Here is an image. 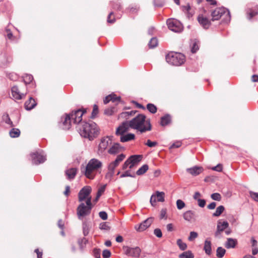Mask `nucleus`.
I'll list each match as a JSON object with an SVG mask.
<instances>
[{
	"mask_svg": "<svg viewBox=\"0 0 258 258\" xmlns=\"http://www.w3.org/2000/svg\"><path fill=\"white\" fill-rule=\"evenodd\" d=\"M198 20L200 25L205 29H208L210 26V21L203 15H199L198 17Z\"/></svg>",
	"mask_w": 258,
	"mask_h": 258,
	"instance_id": "412c9836",
	"label": "nucleus"
},
{
	"mask_svg": "<svg viewBox=\"0 0 258 258\" xmlns=\"http://www.w3.org/2000/svg\"><path fill=\"white\" fill-rule=\"evenodd\" d=\"M216 206V203L215 202H212L208 206V208L210 210H213L215 208Z\"/></svg>",
	"mask_w": 258,
	"mask_h": 258,
	"instance_id": "774afa93",
	"label": "nucleus"
},
{
	"mask_svg": "<svg viewBox=\"0 0 258 258\" xmlns=\"http://www.w3.org/2000/svg\"><path fill=\"white\" fill-rule=\"evenodd\" d=\"M93 206L91 202V198H89L86 201V205L81 203L77 209V214L78 218L82 220L83 218L91 213Z\"/></svg>",
	"mask_w": 258,
	"mask_h": 258,
	"instance_id": "20e7f679",
	"label": "nucleus"
},
{
	"mask_svg": "<svg viewBox=\"0 0 258 258\" xmlns=\"http://www.w3.org/2000/svg\"><path fill=\"white\" fill-rule=\"evenodd\" d=\"M98 113V108L97 105H94L92 112L91 118H94Z\"/></svg>",
	"mask_w": 258,
	"mask_h": 258,
	"instance_id": "49530a36",
	"label": "nucleus"
},
{
	"mask_svg": "<svg viewBox=\"0 0 258 258\" xmlns=\"http://www.w3.org/2000/svg\"><path fill=\"white\" fill-rule=\"evenodd\" d=\"M31 157L32 163L35 165L43 163L46 160V155L43 151L32 153L31 154Z\"/></svg>",
	"mask_w": 258,
	"mask_h": 258,
	"instance_id": "423d86ee",
	"label": "nucleus"
},
{
	"mask_svg": "<svg viewBox=\"0 0 258 258\" xmlns=\"http://www.w3.org/2000/svg\"><path fill=\"white\" fill-rule=\"evenodd\" d=\"M77 173V169L75 168H72L66 171V174L69 179H74Z\"/></svg>",
	"mask_w": 258,
	"mask_h": 258,
	"instance_id": "c756f323",
	"label": "nucleus"
},
{
	"mask_svg": "<svg viewBox=\"0 0 258 258\" xmlns=\"http://www.w3.org/2000/svg\"><path fill=\"white\" fill-rule=\"evenodd\" d=\"M225 208L223 206H220L218 207L215 213L213 214V216L218 217L224 211Z\"/></svg>",
	"mask_w": 258,
	"mask_h": 258,
	"instance_id": "c9c22d12",
	"label": "nucleus"
},
{
	"mask_svg": "<svg viewBox=\"0 0 258 258\" xmlns=\"http://www.w3.org/2000/svg\"><path fill=\"white\" fill-rule=\"evenodd\" d=\"M149 46L150 48L156 47L158 45V40L156 37H153L149 42Z\"/></svg>",
	"mask_w": 258,
	"mask_h": 258,
	"instance_id": "4c0bfd02",
	"label": "nucleus"
},
{
	"mask_svg": "<svg viewBox=\"0 0 258 258\" xmlns=\"http://www.w3.org/2000/svg\"><path fill=\"white\" fill-rule=\"evenodd\" d=\"M177 244L179 246V248L182 250H184L187 248L186 244L182 242L180 239H179L177 240Z\"/></svg>",
	"mask_w": 258,
	"mask_h": 258,
	"instance_id": "a19ab883",
	"label": "nucleus"
},
{
	"mask_svg": "<svg viewBox=\"0 0 258 258\" xmlns=\"http://www.w3.org/2000/svg\"><path fill=\"white\" fill-rule=\"evenodd\" d=\"M146 145L149 147H153L157 145V143L156 142H152L150 140H148Z\"/></svg>",
	"mask_w": 258,
	"mask_h": 258,
	"instance_id": "4d7b16f0",
	"label": "nucleus"
},
{
	"mask_svg": "<svg viewBox=\"0 0 258 258\" xmlns=\"http://www.w3.org/2000/svg\"><path fill=\"white\" fill-rule=\"evenodd\" d=\"M202 167L195 166L191 168H187L186 171L193 176H197L203 171Z\"/></svg>",
	"mask_w": 258,
	"mask_h": 258,
	"instance_id": "4be33fe9",
	"label": "nucleus"
},
{
	"mask_svg": "<svg viewBox=\"0 0 258 258\" xmlns=\"http://www.w3.org/2000/svg\"><path fill=\"white\" fill-rule=\"evenodd\" d=\"M142 158V155H135L130 156L128 159L130 166V168H132L135 165H137Z\"/></svg>",
	"mask_w": 258,
	"mask_h": 258,
	"instance_id": "dca6fc26",
	"label": "nucleus"
},
{
	"mask_svg": "<svg viewBox=\"0 0 258 258\" xmlns=\"http://www.w3.org/2000/svg\"><path fill=\"white\" fill-rule=\"evenodd\" d=\"M127 176H129V177H134V176L131 175L130 174V171H125L124 173H122L121 175H120V177L121 178H123V177H127Z\"/></svg>",
	"mask_w": 258,
	"mask_h": 258,
	"instance_id": "69168bd1",
	"label": "nucleus"
},
{
	"mask_svg": "<svg viewBox=\"0 0 258 258\" xmlns=\"http://www.w3.org/2000/svg\"><path fill=\"white\" fill-rule=\"evenodd\" d=\"M249 195L250 197L255 201L258 202V192L254 191H249Z\"/></svg>",
	"mask_w": 258,
	"mask_h": 258,
	"instance_id": "de8ad7c7",
	"label": "nucleus"
},
{
	"mask_svg": "<svg viewBox=\"0 0 258 258\" xmlns=\"http://www.w3.org/2000/svg\"><path fill=\"white\" fill-rule=\"evenodd\" d=\"M166 60L170 64L179 66L185 61V56L180 53L170 52L166 55Z\"/></svg>",
	"mask_w": 258,
	"mask_h": 258,
	"instance_id": "39448f33",
	"label": "nucleus"
},
{
	"mask_svg": "<svg viewBox=\"0 0 258 258\" xmlns=\"http://www.w3.org/2000/svg\"><path fill=\"white\" fill-rule=\"evenodd\" d=\"M113 15V12H111L108 16L107 17V22L109 23H113L115 22V19L114 18L111 19V16Z\"/></svg>",
	"mask_w": 258,
	"mask_h": 258,
	"instance_id": "0e129e2a",
	"label": "nucleus"
},
{
	"mask_svg": "<svg viewBox=\"0 0 258 258\" xmlns=\"http://www.w3.org/2000/svg\"><path fill=\"white\" fill-rule=\"evenodd\" d=\"M225 14L227 16L228 20L229 21L230 19V12L224 7L217 8L212 12V20L213 21L218 20Z\"/></svg>",
	"mask_w": 258,
	"mask_h": 258,
	"instance_id": "0eeeda50",
	"label": "nucleus"
},
{
	"mask_svg": "<svg viewBox=\"0 0 258 258\" xmlns=\"http://www.w3.org/2000/svg\"><path fill=\"white\" fill-rule=\"evenodd\" d=\"M167 25L170 30L175 32H179L182 30L181 24L175 19H168L167 20Z\"/></svg>",
	"mask_w": 258,
	"mask_h": 258,
	"instance_id": "9b49d317",
	"label": "nucleus"
},
{
	"mask_svg": "<svg viewBox=\"0 0 258 258\" xmlns=\"http://www.w3.org/2000/svg\"><path fill=\"white\" fill-rule=\"evenodd\" d=\"M135 138V136L134 134L128 133L126 134L122 135L120 136V141L121 142L124 143L134 140Z\"/></svg>",
	"mask_w": 258,
	"mask_h": 258,
	"instance_id": "a878e982",
	"label": "nucleus"
},
{
	"mask_svg": "<svg viewBox=\"0 0 258 258\" xmlns=\"http://www.w3.org/2000/svg\"><path fill=\"white\" fill-rule=\"evenodd\" d=\"M258 10V8H257ZM258 14V12H255L253 10H250V12H247V18L250 20L253 17L255 16Z\"/></svg>",
	"mask_w": 258,
	"mask_h": 258,
	"instance_id": "8fccbe9b",
	"label": "nucleus"
},
{
	"mask_svg": "<svg viewBox=\"0 0 258 258\" xmlns=\"http://www.w3.org/2000/svg\"><path fill=\"white\" fill-rule=\"evenodd\" d=\"M228 226L229 223L227 221H223L222 222L220 221H219L217 224V230L215 233V236H218V235L220 234L221 232L228 228Z\"/></svg>",
	"mask_w": 258,
	"mask_h": 258,
	"instance_id": "6ab92c4d",
	"label": "nucleus"
},
{
	"mask_svg": "<svg viewBox=\"0 0 258 258\" xmlns=\"http://www.w3.org/2000/svg\"><path fill=\"white\" fill-rule=\"evenodd\" d=\"M12 95L15 99L20 100L22 99L25 94L21 93L17 86H14L11 88Z\"/></svg>",
	"mask_w": 258,
	"mask_h": 258,
	"instance_id": "f3484780",
	"label": "nucleus"
},
{
	"mask_svg": "<svg viewBox=\"0 0 258 258\" xmlns=\"http://www.w3.org/2000/svg\"><path fill=\"white\" fill-rule=\"evenodd\" d=\"M154 234L158 238H160L162 236V231L159 228H156L154 230Z\"/></svg>",
	"mask_w": 258,
	"mask_h": 258,
	"instance_id": "5fc2aeb1",
	"label": "nucleus"
},
{
	"mask_svg": "<svg viewBox=\"0 0 258 258\" xmlns=\"http://www.w3.org/2000/svg\"><path fill=\"white\" fill-rule=\"evenodd\" d=\"M171 122V116L169 114H166L161 117L160 124L162 126H165L169 124Z\"/></svg>",
	"mask_w": 258,
	"mask_h": 258,
	"instance_id": "7c9ffc66",
	"label": "nucleus"
},
{
	"mask_svg": "<svg viewBox=\"0 0 258 258\" xmlns=\"http://www.w3.org/2000/svg\"><path fill=\"white\" fill-rule=\"evenodd\" d=\"M147 109L152 113H155L157 112L156 106L152 103H149L147 105Z\"/></svg>",
	"mask_w": 258,
	"mask_h": 258,
	"instance_id": "58836bf2",
	"label": "nucleus"
},
{
	"mask_svg": "<svg viewBox=\"0 0 258 258\" xmlns=\"http://www.w3.org/2000/svg\"><path fill=\"white\" fill-rule=\"evenodd\" d=\"M33 77L31 75L26 74L23 77V81L26 84H28L32 81Z\"/></svg>",
	"mask_w": 258,
	"mask_h": 258,
	"instance_id": "79ce46f5",
	"label": "nucleus"
},
{
	"mask_svg": "<svg viewBox=\"0 0 258 258\" xmlns=\"http://www.w3.org/2000/svg\"><path fill=\"white\" fill-rule=\"evenodd\" d=\"M79 130L81 136L87 138L90 141L96 138L99 134L97 125L92 121L89 122H83Z\"/></svg>",
	"mask_w": 258,
	"mask_h": 258,
	"instance_id": "f03ea898",
	"label": "nucleus"
},
{
	"mask_svg": "<svg viewBox=\"0 0 258 258\" xmlns=\"http://www.w3.org/2000/svg\"><path fill=\"white\" fill-rule=\"evenodd\" d=\"M122 249L125 255L134 257H139L141 252L140 248L138 246L131 247L127 246H123Z\"/></svg>",
	"mask_w": 258,
	"mask_h": 258,
	"instance_id": "1a4fd4ad",
	"label": "nucleus"
},
{
	"mask_svg": "<svg viewBox=\"0 0 258 258\" xmlns=\"http://www.w3.org/2000/svg\"><path fill=\"white\" fill-rule=\"evenodd\" d=\"M86 112L85 110L78 109L72 111L70 114H68L72 122L75 124L80 123L82 120V116Z\"/></svg>",
	"mask_w": 258,
	"mask_h": 258,
	"instance_id": "9d476101",
	"label": "nucleus"
},
{
	"mask_svg": "<svg viewBox=\"0 0 258 258\" xmlns=\"http://www.w3.org/2000/svg\"><path fill=\"white\" fill-rule=\"evenodd\" d=\"M226 250L222 247H218L216 250V255L219 258H222L225 254Z\"/></svg>",
	"mask_w": 258,
	"mask_h": 258,
	"instance_id": "72a5a7b5",
	"label": "nucleus"
},
{
	"mask_svg": "<svg viewBox=\"0 0 258 258\" xmlns=\"http://www.w3.org/2000/svg\"><path fill=\"white\" fill-rule=\"evenodd\" d=\"M211 245V242L208 239H206L204 243V250L205 253L209 255L212 252Z\"/></svg>",
	"mask_w": 258,
	"mask_h": 258,
	"instance_id": "c85d7f7f",
	"label": "nucleus"
},
{
	"mask_svg": "<svg viewBox=\"0 0 258 258\" xmlns=\"http://www.w3.org/2000/svg\"><path fill=\"white\" fill-rule=\"evenodd\" d=\"M176 206L178 210H181L185 207V205L181 200H177L176 201Z\"/></svg>",
	"mask_w": 258,
	"mask_h": 258,
	"instance_id": "a18cd8bd",
	"label": "nucleus"
},
{
	"mask_svg": "<svg viewBox=\"0 0 258 258\" xmlns=\"http://www.w3.org/2000/svg\"><path fill=\"white\" fill-rule=\"evenodd\" d=\"M137 111H131L122 112L120 114V116L121 117H126V115H134Z\"/></svg>",
	"mask_w": 258,
	"mask_h": 258,
	"instance_id": "864d4df0",
	"label": "nucleus"
},
{
	"mask_svg": "<svg viewBox=\"0 0 258 258\" xmlns=\"http://www.w3.org/2000/svg\"><path fill=\"white\" fill-rule=\"evenodd\" d=\"M183 217L185 220L191 221L195 218V212L191 210L187 211L183 214Z\"/></svg>",
	"mask_w": 258,
	"mask_h": 258,
	"instance_id": "bb28decb",
	"label": "nucleus"
},
{
	"mask_svg": "<svg viewBox=\"0 0 258 258\" xmlns=\"http://www.w3.org/2000/svg\"><path fill=\"white\" fill-rule=\"evenodd\" d=\"M111 255V252L109 250L105 249L103 251L102 256L104 258H108Z\"/></svg>",
	"mask_w": 258,
	"mask_h": 258,
	"instance_id": "6e6d98bb",
	"label": "nucleus"
},
{
	"mask_svg": "<svg viewBox=\"0 0 258 258\" xmlns=\"http://www.w3.org/2000/svg\"><path fill=\"white\" fill-rule=\"evenodd\" d=\"M212 169L213 170L220 172L222 170V165L221 164H219L217 166L213 167Z\"/></svg>",
	"mask_w": 258,
	"mask_h": 258,
	"instance_id": "680f3d73",
	"label": "nucleus"
},
{
	"mask_svg": "<svg viewBox=\"0 0 258 258\" xmlns=\"http://www.w3.org/2000/svg\"><path fill=\"white\" fill-rule=\"evenodd\" d=\"M99 217L103 220L107 219V214L104 211L100 212L99 213Z\"/></svg>",
	"mask_w": 258,
	"mask_h": 258,
	"instance_id": "13d9d810",
	"label": "nucleus"
},
{
	"mask_svg": "<svg viewBox=\"0 0 258 258\" xmlns=\"http://www.w3.org/2000/svg\"><path fill=\"white\" fill-rule=\"evenodd\" d=\"M9 134L12 138H17L20 135V131L18 128H13L10 131Z\"/></svg>",
	"mask_w": 258,
	"mask_h": 258,
	"instance_id": "2f4dec72",
	"label": "nucleus"
},
{
	"mask_svg": "<svg viewBox=\"0 0 258 258\" xmlns=\"http://www.w3.org/2000/svg\"><path fill=\"white\" fill-rule=\"evenodd\" d=\"M237 244V240L236 239L228 238L225 243V246L228 248H233Z\"/></svg>",
	"mask_w": 258,
	"mask_h": 258,
	"instance_id": "b1692460",
	"label": "nucleus"
},
{
	"mask_svg": "<svg viewBox=\"0 0 258 258\" xmlns=\"http://www.w3.org/2000/svg\"><path fill=\"white\" fill-rule=\"evenodd\" d=\"M92 188L89 186H86L82 188L78 194V200L80 202H82L85 200H87L89 198L90 194L91 192Z\"/></svg>",
	"mask_w": 258,
	"mask_h": 258,
	"instance_id": "f8f14e48",
	"label": "nucleus"
},
{
	"mask_svg": "<svg viewBox=\"0 0 258 258\" xmlns=\"http://www.w3.org/2000/svg\"><path fill=\"white\" fill-rule=\"evenodd\" d=\"M110 95L112 96L110 99L112 102H118L119 101L120 98L119 97L116 96L114 94H111Z\"/></svg>",
	"mask_w": 258,
	"mask_h": 258,
	"instance_id": "3c124183",
	"label": "nucleus"
},
{
	"mask_svg": "<svg viewBox=\"0 0 258 258\" xmlns=\"http://www.w3.org/2000/svg\"><path fill=\"white\" fill-rule=\"evenodd\" d=\"M130 163L128 160L127 159L125 162L124 163V164L122 165V169L125 170L128 167L130 168Z\"/></svg>",
	"mask_w": 258,
	"mask_h": 258,
	"instance_id": "338daca9",
	"label": "nucleus"
},
{
	"mask_svg": "<svg viewBox=\"0 0 258 258\" xmlns=\"http://www.w3.org/2000/svg\"><path fill=\"white\" fill-rule=\"evenodd\" d=\"M157 201L160 202H163L164 201L165 193L163 191H156L155 194H153L150 198V203L152 206H155Z\"/></svg>",
	"mask_w": 258,
	"mask_h": 258,
	"instance_id": "ddd939ff",
	"label": "nucleus"
},
{
	"mask_svg": "<svg viewBox=\"0 0 258 258\" xmlns=\"http://www.w3.org/2000/svg\"><path fill=\"white\" fill-rule=\"evenodd\" d=\"M199 42L196 40L193 41L191 45V51L192 53H196L199 49Z\"/></svg>",
	"mask_w": 258,
	"mask_h": 258,
	"instance_id": "ea45409f",
	"label": "nucleus"
},
{
	"mask_svg": "<svg viewBox=\"0 0 258 258\" xmlns=\"http://www.w3.org/2000/svg\"><path fill=\"white\" fill-rule=\"evenodd\" d=\"M179 257V258H194V255L190 251L188 250L180 254Z\"/></svg>",
	"mask_w": 258,
	"mask_h": 258,
	"instance_id": "e433bc0d",
	"label": "nucleus"
},
{
	"mask_svg": "<svg viewBox=\"0 0 258 258\" xmlns=\"http://www.w3.org/2000/svg\"><path fill=\"white\" fill-rule=\"evenodd\" d=\"M125 158V155L123 154H120L118 155L114 162L116 163L118 165L123 160V159Z\"/></svg>",
	"mask_w": 258,
	"mask_h": 258,
	"instance_id": "37998d69",
	"label": "nucleus"
},
{
	"mask_svg": "<svg viewBox=\"0 0 258 258\" xmlns=\"http://www.w3.org/2000/svg\"><path fill=\"white\" fill-rule=\"evenodd\" d=\"M112 136H106L101 138L100 143L98 145V154L100 155L107 149L109 145L111 144Z\"/></svg>",
	"mask_w": 258,
	"mask_h": 258,
	"instance_id": "6e6552de",
	"label": "nucleus"
},
{
	"mask_svg": "<svg viewBox=\"0 0 258 258\" xmlns=\"http://www.w3.org/2000/svg\"><path fill=\"white\" fill-rule=\"evenodd\" d=\"M148 165L147 164L143 165L136 172L138 175H141L144 174L148 170Z\"/></svg>",
	"mask_w": 258,
	"mask_h": 258,
	"instance_id": "473e14b6",
	"label": "nucleus"
},
{
	"mask_svg": "<svg viewBox=\"0 0 258 258\" xmlns=\"http://www.w3.org/2000/svg\"><path fill=\"white\" fill-rule=\"evenodd\" d=\"M123 149L119 143H114L108 149V153L111 155H115L119 153Z\"/></svg>",
	"mask_w": 258,
	"mask_h": 258,
	"instance_id": "a211bd4d",
	"label": "nucleus"
},
{
	"mask_svg": "<svg viewBox=\"0 0 258 258\" xmlns=\"http://www.w3.org/2000/svg\"><path fill=\"white\" fill-rule=\"evenodd\" d=\"M153 219L152 217L149 218L144 220L140 225L135 226L136 229L138 231H143L148 228L152 223Z\"/></svg>",
	"mask_w": 258,
	"mask_h": 258,
	"instance_id": "4468645a",
	"label": "nucleus"
},
{
	"mask_svg": "<svg viewBox=\"0 0 258 258\" xmlns=\"http://www.w3.org/2000/svg\"><path fill=\"white\" fill-rule=\"evenodd\" d=\"M198 205L202 208L205 207L206 204V201L204 199H198Z\"/></svg>",
	"mask_w": 258,
	"mask_h": 258,
	"instance_id": "052dcab7",
	"label": "nucleus"
},
{
	"mask_svg": "<svg viewBox=\"0 0 258 258\" xmlns=\"http://www.w3.org/2000/svg\"><path fill=\"white\" fill-rule=\"evenodd\" d=\"M198 236V234L197 232L192 231L190 232L189 236L188 237V240L189 241H192L194 239L196 238Z\"/></svg>",
	"mask_w": 258,
	"mask_h": 258,
	"instance_id": "603ef678",
	"label": "nucleus"
},
{
	"mask_svg": "<svg viewBox=\"0 0 258 258\" xmlns=\"http://www.w3.org/2000/svg\"><path fill=\"white\" fill-rule=\"evenodd\" d=\"M3 120L7 124H9L11 127L14 126L13 122L11 121L8 114H5L2 117Z\"/></svg>",
	"mask_w": 258,
	"mask_h": 258,
	"instance_id": "f704fd0d",
	"label": "nucleus"
},
{
	"mask_svg": "<svg viewBox=\"0 0 258 258\" xmlns=\"http://www.w3.org/2000/svg\"><path fill=\"white\" fill-rule=\"evenodd\" d=\"M61 119L62 128L66 130L70 129L72 121L70 117L69 116L68 114H66L64 117H62Z\"/></svg>",
	"mask_w": 258,
	"mask_h": 258,
	"instance_id": "5701e85b",
	"label": "nucleus"
},
{
	"mask_svg": "<svg viewBox=\"0 0 258 258\" xmlns=\"http://www.w3.org/2000/svg\"><path fill=\"white\" fill-rule=\"evenodd\" d=\"M211 198L213 200L217 201H220L221 200V196L219 193H214L211 195Z\"/></svg>",
	"mask_w": 258,
	"mask_h": 258,
	"instance_id": "c03bdc74",
	"label": "nucleus"
},
{
	"mask_svg": "<svg viewBox=\"0 0 258 258\" xmlns=\"http://www.w3.org/2000/svg\"><path fill=\"white\" fill-rule=\"evenodd\" d=\"M36 104L35 100L32 97H30L28 100L26 101L25 107L26 110H30L34 108Z\"/></svg>",
	"mask_w": 258,
	"mask_h": 258,
	"instance_id": "393cba45",
	"label": "nucleus"
},
{
	"mask_svg": "<svg viewBox=\"0 0 258 258\" xmlns=\"http://www.w3.org/2000/svg\"><path fill=\"white\" fill-rule=\"evenodd\" d=\"M102 166V162L99 160L93 158L87 164L84 174L89 179H93L96 176V172Z\"/></svg>",
	"mask_w": 258,
	"mask_h": 258,
	"instance_id": "7ed1b4c3",
	"label": "nucleus"
},
{
	"mask_svg": "<svg viewBox=\"0 0 258 258\" xmlns=\"http://www.w3.org/2000/svg\"><path fill=\"white\" fill-rule=\"evenodd\" d=\"M118 166L114 161L109 163L108 166V172L105 175V177L110 179L114 173V169Z\"/></svg>",
	"mask_w": 258,
	"mask_h": 258,
	"instance_id": "aec40b11",
	"label": "nucleus"
},
{
	"mask_svg": "<svg viewBox=\"0 0 258 258\" xmlns=\"http://www.w3.org/2000/svg\"><path fill=\"white\" fill-rule=\"evenodd\" d=\"M128 121L131 128L136 130L141 133L150 131L152 129L150 121L146 120V116L143 114H138L137 116Z\"/></svg>",
	"mask_w": 258,
	"mask_h": 258,
	"instance_id": "f257e3e1",
	"label": "nucleus"
},
{
	"mask_svg": "<svg viewBox=\"0 0 258 258\" xmlns=\"http://www.w3.org/2000/svg\"><path fill=\"white\" fill-rule=\"evenodd\" d=\"M181 146V143L180 141H177L171 146L170 148H177Z\"/></svg>",
	"mask_w": 258,
	"mask_h": 258,
	"instance_id": "e2e57ef3",
	"label": "nucleus"
},
{
	"mask_svg": "<svg viewBox=\"0 0 258 258\" xmlns=\"http://www.w3.org/2000/svg\"><path fill=\"white\" fill-rule=\"evenodd\" d=\"M91 227L92 223L91 222L86 221L83 222V231L84 236H87L88 235Z\"/></svg>",
	"mask_w": 258,
	"mask_h": 258,
	"instance_id": "cd10ccee",
	"label": "nucleus"
},
{
	"mask_svg": "<svg viewBox=\"0 0 258 258\" xmlns=\"http://www.w3.org/2000/svg\"><path fill=\"white\" fill-rule=\"evenodd\" d=\"M130 128H131V127L129 126L128 121H126L123 122L116 128L115 134L117 136H121L128 132Z\"/></svg>",
	"mask_w": 258,
	"mask_h": 258,
	"instance_id": "2eb2a0df",
	"label": "nucleus"
},
{
	"mask_svg": "<svg viewBox=\"0 0 258 258\" xmlns=\"http://www.w3.org/2000/svg\"><path fill=\"white\" fill-rule=\"evenodd\" d=\"M99 228H100V229H102V230H107L109 229V226H108V225L105 222L101 223L100 224Z\"/></svg>",
	"mask_w": 258,
	"mask_h": 258,
	"instance_id": "bf43d9fd",
	"label": "nucleus"
},
{
	"mask_svg": "<svg viewBox=\"0 0 258 258\" xmlns=\"http://www.w3.org/2000/svg\"><path fill=\"white\" fill-rule=\"evenodd\" d=\"M106 187V185H103L100 187L97 191V195L98 198H100L102 194L104 192Z\"/></svg>",
	"mask_w": 258,
	"mask_h": 258,
	"instance_id": "09e8293b",
	"label": "nucleus"
}]
</instances>
